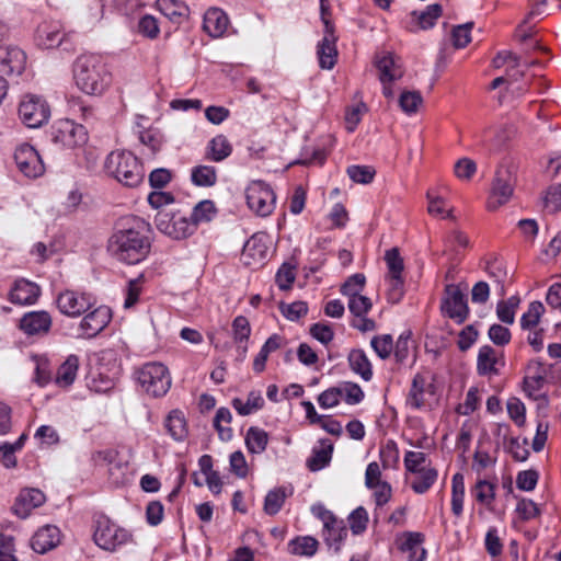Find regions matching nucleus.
Masks as SVG:
<instances>
[{"label": "nucleus", "mask_w": 561, "mask_h": 561, "mask_svg": "<svg viewBox=\"0 0 561 561\" xmlns=\"http://www.w3.org/2000/svg\"><path fill=\"white\" fill-rule=\"evenodd\" d=\"M150 225L133 216L121 219L114 233L108 239L107 249L119 262L138 264L144 261L151 249Z\"/></svg>", "instance_id": "obj_1"}, {"label": "nucleus", "mask_w": 561, "mask_h": 561, "mask_svg": "<svg viewBox=\"0 0 561 561\" xmlns=\"http://www.w3.org/2000/svg\"><path fill=\"white\" fill-rule=\"evenodd\" d=\"M73 78L77 87L88 95H101L112 80L102 58L96 55L78 57L73 64Z\"/></svg>", "instance_id": "obj_2"}, {"label": "nucleus", "mask_w": 561, "mask_h": 561, "mask_svg": "<svg viewBox=\"0 0 561 561\" xmlns=\"http://www.w3.org/2000/svg\"><path fill=\"white\" fill-rule=\"evenodd\" d=\"M104 168L108 175L127 187L138 186L145 178L142 164L130 151H112L105 160Z\"/></svg>", "instance_id": "obj_3"}, {"label": "nucleus", "mask_w": 561, "mask_h": 561, "mask_svg": "<svg viewBox=\"0 0 561 561\" xmlns=\"http://www.w3.org/2000/svg\"><path fill=\"white\" fill-rule=\"evenodd\" d=\"M93 540L98 547L105 551L114 552L133 538L127 529L113 523L103 513L93 515Z\"/></svg>", "instance_id": "obj_4"}, {"label": "nucleus", "mask_w": 561, "mask_h": 561, "mask_svg": "<svg viewBox=\"0 0 561 561\" xmlns=\"http://www.w3.org/2000/svg\"><path fill=\"white\" fill-rule=\"evenodd\" d=\"M135 377L141 389L156 398L164 396L171 387L170 373L162 363L144 364L135 371Z\"/></svg>", "instance_id": "obj_5"}, {"label": "nucleus", "mask_w": 561, "mask_h": 561, "mask_svg": "<svg viewBox=\"0 0 561 561\" xmlns=\"http://www.w3.org/2000/svg\"><path fill=\"white\" fill-rule=\"evenodd\" d=\"M440 312L444 317L454 320L457 324L467 321L470 314L467 295L459 285L447 284L440 300Z\"/></svg>", "instance_id": "obj_6"}, {"label": "nucleus", "mask_w": 561, "mask_h": 561, "mask_svg": "<svg viewBox=\"0 0 561 561\" xmlns=\"http://www.w3.org/2000/svg\"><path fill=\"white\" fill-rule=\"evenodd\" d=\"M515 183L516 178L513 170L504 165L499 167L492 182L486 208L494 211L506 204L513 196Z\"/></svg>", "instance_id": "obj_7"}, {"label": "nucleus", "mask_w": 561, "mask_h": 561, "mask_svg": "<svg viewBox=\"0 0 561 561\" xmlns=\"http://www.w3.org/2000/svg\"><path fill=\"white\" fill-rule=\"evenodd\" d=\"M247 204L259 216L272 214L276 196L271 186L263 181H253L245 190Z\"/></svg>", "instance_id": "obj_8"}, {"label": "nucleus", "mask_w": 561, "mask_h": 561, "mask_svg": "<svg viewBox=\"0 0 561 561\" xmlns=\"http://www.w3.org/2000/svg\"><path fill=\"white\" fill-rule=\"evenodd\" d=\"M19 115L27 127L38 128L47 123L50 116V108L42 96L27 94L20 103Z\"/></svg>", "instance_id": "obj_9"}, {"label": "nucleus", "mask_w": 561, "mask_h": 561, "mask_svg": "<svg viewBox=\"0 0 561 561\" xmlns=\"http://www.w3.org/2000/svg\"><path fill=\"white\" fill-rule=\"evenodd\" d=\"M50 139L61 147L72 148L85 144L87 131L82 125L70 119H61L50 127Z\"/></svg>", "instance_id": "obj_10"}, {"label": "nucleus", "mask_w": 561, "mask_h": 561, "mask_svg": "<svg viewBox=\"0 0 561 561\" xmlns=\"http://www.w3.org/2000/svg\"><path fill=\"white\" fill-rule=\"evenodd\" d=\"M56 304L62 314L77 318L94 307L95 298L89 293L67 289L58 295Z\"/></svg>", "instance_id": "obj_11"}, {"label": "nucleus", "mask_w": 561, "mask_h": 561, "mask_svg": "<svg viewBox=\"0 0 561 561\" xmlns=\"http://www.w3.org/2000/svg\"><path fill=\"white\" fill-rule=\"evenodd\" d=\"M156 225L161 232L175 240L185 239L196 230L192 219L180 214L159 213Z\"/></svg>", "instance_id": "obj_12"}, {"label": "nucleus", "mask_w": 561, "mask_h": 561, "mask_svg": "<svg viewBox=\"0 0 561 561\" xmlns=\"http://www.w3.org/2000/svg\"><path fill=\"white\" fill-rule=\"evenodd\" d=\"M14 160L18 169L30 179H35L41 176L44 171V163L41 159V156L28 144H23L16 148L14 152Z\"/></svg>", "instance_id": "obj_13"}, {"label": "nucleus", "mask_w": 561, "mask_h": 561, "mask_svg": "<svg viewBox=\"0 0 561 561\" xmlns=\"http://www.w3.org/2000/svg\"><path fill=\"white\" fill-rule=\"evenodd\" d=\"M267 236L263 232L254 233L249 238L241 252V261L244 265L255 268L262 265L267 256Z\"/></svg>", "instance_id": "obj_14"}, {"label": "nucleus", "mask_w": 561, "mask_h": 561, "mask_svg": "<svg viewBox=\"0 0 561 561\" xmlns=\"http://www.w3.org/2000/svg\"><path fill=\"white\" fill-rule=\"evenodd\" d=\"M111 321V311L106 307H98L87 313L78 327L77 337L90 339L98 335Z\"/></svg>", "instance_id": "obj_15"}, {"label": "nucleus", "mask_w": 561, "mask_h": 561, "mask_svg": "<svg viewBox=\"0 0 561 561\" xmlns=\"http://www.w3.org/2000/svg\"><path fill=\"white\" fill-rule=\"evenodd\" d=\"M51 323L47 311H30L20 319L19 328L27 336H42L49 332Z\"/></svg>", "instance_id": "obj_16"}, {"label": "nucleus", "mask_w": 561, "mask_h": 561, "mask_svg": "<svg viewBox=\"0 0 561 561\" xmlns=\"http://www.w3.org/2000/svg\"><path fill=\"white\" fill-rule=\"evenodd\" d=\"M25 62L26 55L21 48L12 45H0V73L2 76L22 73Z\"/></svg>", "instance_id": "obj_17"}, {"label": "nucleus", "mask_w": 561, "mask_h": 561, "mask_svg": "<svg viewBox=\"0 0 561 561\" xmlns=\"http://www.w3.org/2000/svg\"><path fill=\"white\" fill-rule=\"evenodd\" d=\"M45 494L38 489H23L12 506L13 513L20 518H26L31 512L44 504Z\"/></svg>", "instance_id": "obj_18"}, {"label": "nucleus", "mask_w": 561, "mask_h": 561, "mask_svg": "<svg viewBox=\"0 0 561 561\" xmlns=\"http://www.w3.org/2000/svg\"><path fill=\"white\" fill-rule=\"evenodd\" d=\"M60 542V530L57 526L46 525L39 528L31 540L32 549L36 553L44 554L56 548Z\"/></svg>", "instance_id": "obj_19"}, {"label": "nucleus", "mask_w": 561, "mask_h": 561, "mask_svg": "<svg viewBox=\"0 0 561 561\" xmlns=\"http://www.w3.org/2000/svg\"><path fill=\"white\" fill-rule=\"evenodd\" d=\"M41 295V288L33 282L24 278L15 280L10 290V300L18 305H33Z\"/></svg>", "instance_id": "obj_20"}, {"label": "nucleus", "mask_w": 561, "mask_h": 561, "mask_svg": "<svg viewBox=\"0 0 561 561\" xmlns=\"http://www.w3.org/2000/svg\"><path fill=\"white\" fill-rule=\"evenodd\" d=\"M161 13L175 24H183L188 21L192 11L182 0H157Z\"/></svg>", "instance_id": "obj_21"}, {"label": "nucleus", "mask_w": 561, "mask_h": 561, "mask_svg": "<svg viewBox=\"0 0 561 561\" xmlns=\"http://www.w3.org/2000/svg\"><path fill=\"white\" fill-rule=\"evenodd\" d=\"M228 24L227 14L220 9L211 8L203 15V28L211 37H220L226 32Z\"/></svg>", "instance_id": "obj_22"}, {"label": "nucleus", "mask_w": 561, "mask_h": 561, "mask_svg": "<svg viewBox=\"0 0 561 561\" xmlns=\"http://www.w3.org/2000/svg\"><path fill=\"white\" fill-rule=\"evenodd\" d=\"M376 67L379 71L380 82H394L403 77V69L391 54L377 58Z\"/></svg>", "instance_id": "obj_23"}, {"label": "nucleus", "mask_w": 561, "mask_h": 561, "mask_svg": "<svg viewBox=\"0 0 561 561\" xmlns=\"http://www.w3.org/2000/svg\"><path fill=\"white\" fill-rule=\"evenodd\" d=\"M65 34L58 24L44 23L37 28V43L41 47L50 49L61 45Z\"/></svg>", "instance_id": "obj_24"}, {"label": "nucleus", "mask_w": 561, "mask_h": 561, "mask_svg": "<svg viewBox=\"0 0 561 561\" xmlns=\"http://www.w3.org/2000/svg\"><path fill=\"white\" fill-rule=\"evenodd\" d=\"M321 447L313 448L312 455L307 459V468L312 471H319L327 467L332 458L333 445L327 439L320 440Z\"/></svg>", "instance_id": "obj_25"}, {"label": "nucleus", "mask_w": 561, "mask_h": 561, "mask_svg": "<svg viewBox=\"0 0 561 561\" xmlns=\"http://www.w3.org/2000/svg\"><path fill=\"white\" fill-rule=\"evenodd\" d=\"M348 365L351 369L359 375L365 381H369L373 378V367L366 353L360 350H352L347 356Z\"/></svg>", "instance_id": "obj_26"}, {"label": "nucleus", "mask_w": 561, "mask_h": 561, "mask_svg": "<svg viewBox=\"0 0 561 561\" xmlns=\"http://www.w3.org/2000/svg\"><path fill=\"white\" fill-rule=\"evenodd\" d=\"M424 541V536L421 533L408 531L404 535V541L401 543L402 551H409V561H424L426 558V550L421 547Z\"/></svg>", "instance_id": "obj_27"}, {"label": "nucleus", "mask_w": 561, "mask_h": 561, "mask_svg": "<svg viewBox=\"0 0 561 561\" xmlns=\"http://www.w3.org/2000/svg\"><path fill=\"white\" fill-rule=\"evenodd\" d=\"M164 426L170 436L176 440L182 442L187 436V425L183 412L173 410L165 419Z\"/></svg>", "instance_id": "obj_28"}, {"label": "nucleus", "mask_w": 561, "mask_h": 561, "mask_svg": "<svg viewBox=\"0 0 561 561\" xmlns=\"http://www.w3.org/2000/svg\"><path fill=\"white\" fill-rule=\"evenodd\" d=\"M497 358L495 351L490 345H483L480 347L477 358V371L480 376H492L499 375V370L495 367Z\"/></svg>", "instance_id": "obj_29"}, {"label": "nucleus", "mask_w": 561, "mask_h": 561, "mask_svg": "<svg viewBox=\"0 0 561 561\" xmlns=\"http://www.w3.org/2000/svg\"><path fill=\"white\" fill-rule=\"evenodd\" d=\"M79 368V357L69 355L67 359L59 366L56 375V383L60 387H69L73 383Z\"/></svg>", "instance_id": "obj_30"}, {"label": "nucleus", "mask_w": 561, "mask_h": 561, "mask_svg": "<svg viewBox=\"0 0 561 561\" xmlns=\"http://www.w3.org/2000/svg\"><path fill=\"white\" fill-rule=\"evenodd\" d=\"M232 147L224 135L214 137L207 146V159L219 162L231 154Z\"/></svg>", "instance_id": "obj_31"}, {"label": "nucleus", "mask_w": 561, "mask_h": 561, "mask_svg": "<svg viewBox=\"0 0 561 561\" xmlns=\"http://www.w3.org/2000/svg\"><path fill=\"white\" fill-rule=\"evenodd\" d=\"M291 494L284 486L275 488L266 494L264 499V512L270 516L276 515L283 507L285 500Z\"/></svg>", "instance_id": "obj_32"}, {"label": "nucleus", "mask_w": 561, "mask_h": 561, "mask_svg": "<svg viewBox=\"0 0 561 561\" xmlns=\"http://www.w3.org/2000/svg\"><path fill=\"white\" fill-rule=\"evenodd\" d=\"M231 404L240 415L245 416L254 411L261 410L264 405V399L260 391L253 390L249 392L245 402L240 398H234Z\"/></svg>", "instance_id": "obj_33"}, {"label": "nucleus", "mask_w": 561, "mask_h": 561, "mask_svg": "<svg viewBox=\"0 0 561 561\" xmlns=\"http://www.w3.org/2000/svg\"><path fill=\"white\" fill-rule=\"evenodd\" d=\"M335 43L331 38L323 37L318 44L317 54L322 69H332L336 64L337 49Z\"/></svg>", "instance_id": "obj_34"}, {"label": "nucleus", "mask_w": 561, "mask_h": 561, "mask_svg": "<svg viewBox=\"0 0 561 561\" xmlns=\"http://www.w3.org/2000/svg\"><path fill=\"white\" fill-rule=\"evenodd\" d=\"M268 435L264 430L251 426L245 435V445L250 453L261 454L266 449Z\"/></svg>", "instance_id": "obj_35"}, {"label": "nucleus", "mask_w": 561, "mask_h": 561, "mask_svg": "<svg viewBox=\"0 0 561 561\" xmlns=\"http://www.w3.org/2000/svg\"><path fill=\"white\" fill-rule=\"evenodd\" d=\"M348 530L343 524V520H336L335 525H330L329 528H324V540L330 548H333L335 552L341 550L343 540L347 537Z\"/></svg>", "instance_id": "obj_36"}, {"label": "nucleus", "mask_w": 561, "mask_h": 561, "mask_svg": "<svg viewBox=\"0 0 561 561\" xmlns=\"http://www.w3.org/2000/svg\"><path fill=\"white\" fill-rule=\"evenodd\" d=\"M426 379L423 375L416 374L412 380L407 402L413 409H421L424 405V392Z\"/></svg>", "instance_id": "obj_37"}, {"label": "nucleus", "mask_w": 561, "mask_h": 561, "mask_svg": "<svg viewBox=\"0 0 561 561\" xmlns=\"http://www.w3.org/2000/svg\"><path fill=\"white\" fill-rule=\"evenodd\" d=\"M288 546L293 554L312 557L318 550L319 542L311 536H305L296 537Z\"/></svg>", "instance_id": "obj_38"}, {"label": "nucleus", "mask_w": 561, "mask_h": 561, "mask_svg": "<svg viewBox=\"0 0 561 561\" xmlns=\"http://www.w3.org/2000/svg\"><path fill=\"white\" fill-rule=\"evenodd\" d=\"M191 180L196 186L209 187L217 182V172L210 165H197L192 169Z\"/></svg>", "instance_id": "obj_39"}, {"label": "nucleus", "mask_w": 561, "mask_h": 561, "mask_svg": "<svg viewBox=\"0 0 561 561\" xmlns=\"http://www.w3.org/2000/svg\"><path fill=\"white\" fill-rule=\"evenodd\" d=\"M415 473L417 477L411 482V488L417 494L425 493L435 483L438 476L434 468H425Z\"/></svg>", "instance_id": "obj_40"}, {"label": "nucleus", "mask_w": 561, "mask_h": 561, "mask_svg": "<svg viewBox=\"0 0 561 561\" xmlns=\"http://www.w3.org/2000/svg\"><path fill=\"white\" fill-rule=\"evenodd\" d=\"M215 214L216 207L214 202L210 199H204L194 206L190 218L195 224V227H197L199 222L210 221Z\"/></svg>", "instance_id": "obj_41"}, {"label": "nucleus", "mask_w": 561, "mask_h": 561, "mask_svg": "<svg viewBox=\"0 0 561 561\" xmlns=\"http://www.w3.org/2000/svg\"><path fill=\"white\" fill-rule=\"evenodd\" d=\"M442 5L434 3L426 7L424 11L417 14V12H412V15L415 16L420 28L427 30L435 25L436 20L442 14Z\"/></svg>", "instance_id": "obj_42"}, {"label": "nucleus", "mask_w": 561, "mask_h": 561, "mask_svg": "<svg viewBox=\"0 0 561 561\" xmlns=\"http://www.w3.org/2000/svg\"><path fill=\"white\" fill-rule=\"evenodd\" d=\"M232 414L228 408H219L214 417V426L218 432L221 440L228 442L232 438L233 432L231 427L222 428V423L230 424Z\"/></svg>", "instance_id": "obj_43"}, {"label": "nucleus", "mask_w": 561, "mask_h": 561, "mask_svg": "<svg viewBox=\"0 0 561 561\" xmlns=\"http://www.w3.org/2000/svg\"><path fill=\"white\" fill-rule=\"evenodd\" d=\"M545 307L540 301H533L528 306V310L520 318V327L523 330L535 328L540 320Z\"/></svg>", "instance_id": "obj_44"}, {"label": "nucleus", "mask_w": 561, "mask_h": 561, "mask_svg": "<svg viewBox=\"0 0 561 561\" xmlns=\"http://www.w3.org/2000/svg\"><path fill=\"white\" fill-rule=\"evenodd\" d=\"M389 276H403L404 262L398 248H391L385 253Z\"/></svg>", "instance_id": "obj_45"}, {"label": "nucleus", "mask_w": 561, "mask_h": 561, "mask_svg": "<svg viewBox=\"0 0 561 561\" xmlns=\"http://www.w3.org/2000/svg\"><path fill=\"white\" fill-rule=\"evenodd\" d=\"M140 142L149 149V154L154 156L160 151L163 138L162 135L156 129H147L139 135Z\"/></svg>", "instance_id": "obj_46"}, {"label": "nucleus", "mask_w": 561, "mask_h": 561, "mask_svg": "<svg viewBox=\"0 0 561 561\" xmlns=\"http://www.w3.org/2000/svg\"><path fill=\"white\" fill-rule=\"evenodd\" d=\"M346 172L352 181L360 184L370 183L376 174L375 169L369 165H350Z\"/></svg>", "instance_id": "obj_47"}, {"label": "nucleus", "mask_w": 561, "mask_h": 561, "mask_svg": "<svg viewBox=\"0 0 561 561\" xmlns=\"http://www.w3.org/2000/svg\"><path fill=\"white\" fill-rule=\"evenodd\" d=\"M232 334L237 344L247 343L251 334V325L244 316H238L232 321Z\"/></svg>", "instance_id": "obj_48"}, {"label": "nucleus", "mask_w": 561, "mask_h": 561, "mask_svg": "<svg viewBox=\"0 0 561 561\" xmlns=\"http://www.w3.org/2000/svg\"><path fill=\"white\" fill-rule=\"evenodd\" d=\"M370 345L381 359L388 358L393 351V340L390 334L374 336Z\"/></svg>", "instance_id": "obj_49"}, {"label": "nucleus", "mask_w": 561, "mask_h": 561, "mask_svg": "<svg viewBox=\"0 0 561 561\" xmlns=\"http://www.w3.org/2000/svg\"><path fill=\"white\" fill-rule=\"evenodd\" d=\"M340 386V389L342 390V399L347 404L354 405L358 404L364 399V391L359 387V385L355 382H343Z\"/></svg>", "instance_id": "obj_50"}, {"label": "nucleus", "mask_w": 561, "mask_h": 561, "mask_svg": "<svg viewBox=\"0 0 561 561\" xmlns=\"http://www.w3.org/2000/svg\"><path fill=\"white\" fill-rule=\"evenodd\" d=\"M348 522L354 535L362 534L363 531H365L368 524L367 511L363 506L357 507L351 513Z\"/></svg>", "instance_id": "obj_51"}, {"label": "nucleus", "mask_w": 561, "mask_h": 561, "mask_svg": "<svg viewBox=\"0 0 561 561\" xmlns=\"http://www.w3.org/2000/svg\"><path fill=\"white\" fill-rule=\"evenodd\" d=\"M282 314L290 320V321H297L301 317L306 316L308 312V305L305 301H295L289 305L282 304L279 306Z\"/></svg>", "instance_id": "obj_52"}, {"label": "nucleus", "mask_w": 561, "mask_h": 561, "mask_svg": "<svg viewBox=\"0 0 561 561\" xmlns=\"http://www.w3.org/2000/svg\"><path fill=\"white\" fill-rule=\"evenodd\" d=\"M473 26L472 22H468L466 24L457 25L453 28L451 37L453 44L456 48L466 47L471 41V28Z\"/></svg>", "instance_id": "obj_53"}, {"label": "nucleus", "mask_w": 561, "mask_h": 561, "mask_svg": "<svg viewBox=\"0 0 561 561\" xmlns=\"http://www.w3.org/2000/svg\"><path fill=\"white\" fill-rule=\"evenodd\" d=\"M476 500L482 504L489 505L495 497V485L486 480H479L476 483Z\"/></svg>", "instance_id": "obj_54"}, {"label": "nucleus", "mask_w": 561, "mask_h": 561, "mask_svg": "<svg viewBox=\"0 0 561 561\" xmlns=\"http://www.w3.org/2000/svg\"><path fill=\"white\" fill-rule=\"evenodd\" d=\"M365 275L360 273H356L350 276L345 283L341 286V293L344 296L351 297L355 295H359V291L365 286Z\"/></svg>", "instance_id": "obj_55"}, {"label": "nucleus", "mask_w": 561, "mask_h": 561, "mask_svg": "<svg viewBox=\"0 0 561 561\" xmlns=\"http://www.w3.org/2000/svg\"><path fill=\"white\" fill-rule=\"evenodd\" d=\"M348 298V309L355 317L365 316L373 307L370 299L366 296L355 295Z\"/></svg>", "instance_id": "obj_56"}, {"label": "nucleus", "mask_w": 561, "mask_h": 561, "mask_svg": "<svg viewBox=\"0 0 561 561\" xmlns=\"http://www.w3.org/2000/svg\"><path fill=\"white\" fill-rule=\"evenodd\" d=\"M342 400V390L340 386L331 387L318 397V403L323 409H330L336 407Z\"/></svg>", "instance_id": "obj_57"}, {"label": "nucleus", "mask_w": 561, "mask_h": 561, "mask_svg": "<svg viewBox=\"0 0 561 561\" xmlns=\"http://www.w3.org/2000/svg\"><path fill=\"white\" fill-rule=\"evenodd\" d=\"M507 413L517 426H523L526 422L525 404L517 398H511L507 401Z\"/></svg>", "instance_id": "obj_58"}, {"label": "nucleus", "mask_w": 561, "mask_h": 561, "mask_svg": "<svg viewBox=\"0 0 561 561\" xmlns=\"http://www.w3.org/2000/svg\"><path fill=\"white\" fill-rule=\"evenodd\" d=\"M539 473L535 469L524 470L518 472L516 477V485L523 491H533L538 482Z\"/></svg>", "instance_id": "obj_59"}, {"label": "nucleus", "mask_w": 561, "mask_h": 561, "mask_svg": "<svg viewBox=\"0 0 561 561\" xmlns=\"http://www.w3.org/2000/svg\"><path fill=\"white\" fill-rule=\"evenodd\" d=\"M422 103V96L416 91H404L399 98V104L403 112L414 113Z\"/></svg>", "instance_id": "obj_60"}, {"label": "nucleus", "mask_w": 561, "mask_h": 561, "mask_svg": "<svg viewBox=\"0 0 561 561\" xmlns=\"http://www.w3.org/2000/svg\"><path fill=\"white\" fill-rule=\"evenodd\" d=\"M426 454L421 451H407L404 456V466L405 469L412 473H415L417 471H421L425 469L423 467L426 462Z\"/></svg>", "instance_id": "obj_61"}, {"label": "nucleus", "mask_w": 561, "mask_h": 561, "mask_svg": "<svg viewBox=\"0 0 561 561\" xmlns=\"http://www.w3.org/2000/svg\"><path fill=\"white\" fill-rule=\"evenodd\" d=\"M310 335L322 343L328 345L334 337V332L329 324L325 323H313L309 329Z\"/></svg>", "instance_id": "obj_62"}, {"label": "nucleus", "mask_w": 561, "mask_h": 561, "mask_svg": "<svg viewBox=\"0 0 561 561\" xmlns=\"http://www.w3.org/2000/svg\"><path fill=\"white\" fill-rule=\"evenodd\" d=\"M489 339L497 346H504L511 341V331L501 324L494 323L488 332Z\"/></svg>", "instance_id": "obj_63"}, {"label": "nucleus", "mask_w": 561, "mask_h": 561, "mask_svg": "<svg viewBox=\"0 0 561 561\" xmlns=\"http://www.w3.org/2000/svg\"><path fill=\"white\" fill-rule=\"evenodd\" d=\"M0 561H18L15 557L14 539L0 534Z\"/></svg>", "instance_id": "obj_64"}]
</instances>
